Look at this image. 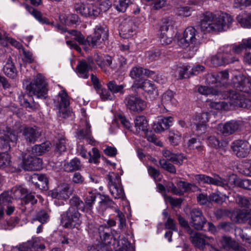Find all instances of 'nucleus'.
I'll list each match as a JSON object with an SVG mask.
<instances>
[{
  "mask_svg": "<svg viewBox=\"0 0 251 251\" xmlns=\"http://www.w3.org/2000/svg\"><path fill=\"white\" fill-rule=\"evenodd\" d=\"M232 22V17L226 13L214 14L206 12L202 15L198 26L203 31L222 32L227 30Z\"/></svg>",
  "mask_w": 251,
  "mask_h": 251,
  "instance_id": "f257e3e1",
  "label": "nucleus"
},
{
  "mask_svg": "<svg viewBox=\"0 0 251 251\" xmlns=\"http://www.w3.org/2000/svg\"><path fill=\"white\" fill-rule=\"evenodd\" d=\"M44 77L40 74H38L29 85L27 86L28 95L20 96V101L21 104L25 107H28L32 109H34L35 106L30 102L32 100V96H36L38 98L45 97L47 92Z\"/></svg>",
  "mask_w": 251,
  "mask_h": 251,
  "instance_id": "f03ea898",
  "label": "nucleus"
},
{
  "mask_svg": "<svg viewBox=\"0 0 251 251\" xmlns=\"http://www.w3.org/2000/svg\"><path fill=\"white\" fill-rule=\"evenodd\" d=\"M97 230L101 242L88 247L89 251H113L115 249L116 236L106 226H100Z\"/></svg>",
  "mask_w": 251,
  "mask_h": 251,
  "instance_id": "7ed1b4c3",
  "label": "nucleus"
},
{
  "mask_svg": "<svg viewBox=\"0 0 251 251\" xmlns=\"http://www.w3.org/2000/svg\"><path fill=\"white\" fill-rule=\"evenodd\" d=\"M107 179L109 189L112 196L115 199H124L125 194L119 175L110 173L107 176Z\"/></svg>",
  "mask_w": 251,
  "mask_h": 251,
  "instance_id": "20e7f679",
  "label": "nucleus"
},
{
  "mask_svg": "<svg viewBox=\"0 0 251 251\" xmlns=\"http://www.w3.org/2000/svg\"><path fill=\"white\" fill-rule=\"evenodd\" d=\"M18 140L17 133L10 128L2 126L0 127V142L2 144V149L7 151L11 148L10 142L12 146H14Z\"/></svg>",
  "mask_w": 251,
  "mask_h": 251,
  "instance_id": "39448f33",
  "label": "nucleus"
},
{
  "mask_svg": "<svg viewBox=\"0 0 251 251\" xmlns=\"http://www.w3.org/2000/svg\"><path fill=\"white\" fill-rule=\"evenodd\" d=\"M67 227L78 228L82 224L81 214L74 207L70 206L62 216Z\"/></svg>",
  "mask_w": 251,
  "mask_h": 251,
  "instance_id": "423d86ee",
  "label": "nucleus"
},
{
  "mask_svg": "<svg viewBox=\"0 0 251 251\" xmlns=\"http://www.w3.org/2000/svg\"><path fill=\"white\" fill-rule=\"evenodd\" d=\"M178 42L182 47H187L192 44L198 45L199 43V36L196 29L193 26L185 29L183 34L178 38Z\"/></svg>",
  "mask_w": 251,
  "mask_h": 251,
  "instance_id": "0eeeda50",
  "label": "nucleus"
},
{
  "mask_svg": "<svg viewBox=\"0 0 251 251\" xmlns=\"http://www.w3.org/2000/svg\"><path fill=\"white\" fill-rule=\"evenodd\" d=\"M226 95L227 97L225 99L228 100V102L231 106L243 108H248L251 106V101L250 100L235 91L227 92Z\"/></svg>",
  "mask_w": 251,
  "mask_h": 251,
  "instance_id": "6e6552de",
  "label": "nucleus"
},
{
  "mask_svg": "<svg viewBox=\"0 0 251 251\" xmlns=\"http://www.w3.org/2000/svg\"><path fill=\"white\" fill-rule=\"evenodd\" d=\"M56 107L58 109V115L62 118H66L69 112L67 108L70 104L68 96L64 90L61 91L54 100Z\"/></svg>",
  "mask_w": 251,
  "mask_h": 251,
  "instance_id": "1a4fd4ad",
  "label": "nucleus"
},
{
  "mask_svg": "<svg viewBox=\"0 0 251 251\" xmlns=\"http://www.w3.org/2000/svg\"><path fill=\"white\" fill-rule=\"evenodd\" d=\"M124 102L127 109L131 112H140L147 107L146 102L136 95L128 96L125 99Z\"/></svg>",
  "mask_w": 251,
  "mask_h": 251,
  "instance_id": "9d476101",
  "label": "nucleus"
},
{
  "mask_svg": "<svg viewBox=\"0 0 251 251\" xmlns=\"http://www.w3.org/2000/svg\"><path fill=\"white\" fill-rule=\"evenodd\" d=\"M132 87L142 89L148 93L151 100H154L158 95L157 90L154 84L148 79L135 80Z\"/></svg>",
  "mask_w": 251,
  "mask_h": 251,
  "instance_id": "9b49d317",
  "label": "nucleus"
},
{
  "mask_svg": "<svg viewBox=\"0 0 251 251\" xmlns=\"http://www.w3.org/2000/svg\"><path fill=\"white\" fill-rule=\"evenodd\" d=\"M188 233L190 235V239L193 245L200 250H203L206 245L209 246L213 240L212 238L208 237L199 232H194L192 229H189Z\"/></svg>",
  "mask_w": 251,
  "mask_h": 251,
  "instance_id": "f8f14e48",
  "label": "nucleus"
},
{
  "mask_svg": "<svg viewBox=\"0 0 251 251\" xmlns=\"http://www.w3.org/2000/svg\"><path fill=\"white\" fill-rule=\"evenodd\" d=\"M191 225L196 229L201 230L207 220L202 211L199 208H194L190 211Z\"/></svg>",
  "mask_w": 251,
  "mask_h": 251,
  "instance_id": "ddd939ff",
  "label": "nucleus"
},
{
  "mask_svg": "<svg viewBox=\"0 0 251 251\" xmlns=\"http://www.w3.org/2000/svg\"><path fill=\"white\" fill-rule=\"evenodd\" d=\"M75 9L76 12L84 17H96L99 15V10L98 6L92 3H78L75 4Z\"/></svg>",
  "mask_w": 251,
  "mask_h": 251,
  "instance_id": "4468645a",
  "label": "nucleus"
},
{
  "mask_svg": "<svg viewBox=\"0 0 251 251\" xmlns=\"http://www.w3.org/2000/svg\"><path fill=\"white\" fill-rule=\"evenodd\" d=\"M22 167L26 171L38 170L42 168V160L39 157L25 153L23 156Z\"/></svg>",
  "mask_w": 251,
  "mask_h": 251,
  "instance_id": "2eb2a0df",
  "label": "nucleus"
},
{
  "mask_svg": "<svg viewBox=\"0 0 251 251\" xmlns=\"http://www.w3.org/2000/svg\"><path fill=\"white\" fill-rule=\"evenodd\" d=\"M73 193V189L67 183H63L57 188L49 192V195L53 199L67 200Z\"/></svg>",
  "mask_w": 251,
  "mask_h": 251,
  "instance_id": "dca6fc26",
  "label": "nucleus"
},
{
  "mask_svg": "<svg viewBox=\"0 0 251 251\" xmlns=\"http://www.w3.org/2000/svg\"><path fill=\"white\" fill-rule=\"evenodd\" d=\"M232 148L237 156L245 158L250 154L251 145L247 141L236 140L233 142Z\"/></svg>",
  "mask_w": 251,
  "mask_h": 251,
  "instance_id": "f3484780",
  "label": "nucleus"
},
{
  "mask_svg": "<svg viewBox=\"0 0 251 251\" xmlns=\"http://www.w3.org/2000/svg\"><path fill=\"white\" fill-rule=\"evenodd\" d=\"M136 28V25L133 20H125L120 25V34L123 38H128L132 36Z\"/></svg>",
  "mask_w": 251,
  "mask_h": 251,
  "instance_id": "a211bd4d",
  "label": "nucleus"
},
{
  "mask_svg": "<svg viewBox=\"0 0 251 251\" xmlns=\"http://www.w3.org/2000/svg\"><path fill=\"white\" fill-rule=\"evenodd\" d=\"M208 121L207 114L203 113L196 115L193 119V124L191 126H193L195 129L199 131V133L201 134L205 131L206 129V123Z\"/></svg>",
  "mask_w": 251,
  "mask_h": 251,
  "instance_id": "6ab92c4d",
  "label": "nucleus"
},
{
  "mask_svg": "<svg viewBox=\"0 0 251 251\" xmlns=\"http://www.w3.org/2000/svg\"><path fill=\"white\" fill-rule=\"evenodd\" d=\"M23 135L26 142L34 143L41 136V132L36 126H23Z\"/></svg>",
  "mask_w": 251,
  "mask_h": 251,
  "instance_id": "aec40b11",
  "label": "nucleus"
},
{
  "mask_svg": "<svg viewBox=\"0 0 251 251\" xmlns=\"http://www.w3.org/2000/svg\"><path fill=\"white\" fill-rule=\"evenodd\" d=\"M227 53H222L219 52L217 54L213 55L210 58V62L211 64L215 67H218L226 64L234 63L238 61V58L233 57V58H227Z\"/></svg>",
  "mask_w": 251,
  "mask_h": 251,
  "instance_id": "412c9836",
  "label": "nucleus"
},
{
  "mask_svg": "<svg viewBox=\"0 0 251 251\" xmlns=\"http://www.w3.org/2000/svg\"><path fill=\"white\" fill-rule=\"evenodd\" d=\"M241 126V123L236 121H230L224 124H219L218 129L225 135H228L233 134L237 131Z\"/></svg>",
  "mask_w": 251,
  "mask_h": 251,
  "instance_id": "4be33fe9",
  "label": "nucleus"
},
{
  "mask_svg": "<svg viewBox=\"0 0 251 251\" xmlns=\"http://www.w3.org/2000/svg\"><path fill=\"white\" fill-rule=\"evenodd\" d=\"M93 63V61L91 58L79 61L76 68L78 75L83 78H87L88 73L92 68Z\"/></svg>",
  "mask_w": 251,
  "mask_h": 251,
  "instance_id": "5701e85b",
  "label": "nucleus"
},
{
  "mask_svg": "<svg viewBox=\"0 0 251 251\" xmlns=\"http://www.w3.org/2000/svg\"><path fill=\"white\" fill-rule=\"evenodd\" d=\"M45 249L44 244L32 240L20 245L15 249L14 251H42Z\"/></svg>",
  "mask_w": 251,
  "mask_h": 251,
  "instance_id": "b1692460",
  "label": "nucleus"
},
{
  "mask_svg": "<svg viewBox=\"0 0 251 251\" xmlns=\"http://www.w3.org/2000/svg\"><path fill=\"white\" fill-rule=\"evenodd\" d=\"M235 79L237 81L234 80V86L237 90L246 93L251 92V82L249 78L240 75L236 76Z\"/></svg>",
  "mask_w": 251,
  "mask_h": 251,
  "instance_id": "393cba45",
  "label": "nucleus"
},
{
  "mask_svg": "<svg viewBox=\"0 0 251 251\" xmlns=\"http://www.w3.org/2000/svg\"><path fill=\"white\" fill-rule=\"evenodd\" d=\"M149 124L146 118L144 116H138L134 119V129L133 130L135 134L141 132L146 133L148 132Z\"/></svg>",
  "mask_w": 251,
  "mask_h": 251,
  "instance_id": "a878e982",
  "label": "nucleus"
},
{
  "mask_svg": "<svg viewBox=\"0 0 251 251\" xmlns=\"http://www.w3.org/2000/svg\"><path fill=\"white\" fill-rule=\"evenodd\" d=\"M251 216V209H238L232 215L233 221L238 224L246 223Z\"/></svg>",
  "mask_w": 251,
  "mask_h": 251,
  "instance_id": "bb28decb",
  "label": "nucleus"
},
{
  "mask_svg": "<svg viewBox=\"0 0 251 251\" xmlns=\"http://www.w3.org/2000/svg\"><path fill=\"white\" fill-rule=\"evenodd\" d=\"M29 181L36 187L41 189H45L48 187V179L45 175L34 174L31 176Z\"/></svg>",
  "mask_w": 251,
  "mask_h": 251,
  "instance_id": "cd10ccee",
  "label": "nucleus"
},
{
  "mask_svg": "<svg viewBox=\"0 0 251 251\" xmlns=\"http://www.w3.org/2000/svg\"><path fill=\"white\" fill-rule=\"evenodd\" d=\"M162 154L167 160L178 165H182L183 160L185 158L183 154L181 153H175L167 149L163 150Z\"/></svg>",
  "mask_w": 251,
  "mask_h": 251,
  "instance_id": "c85d7f7f",
  "label": "nucleus"
},
{
  "mask_svg": "<svg viewBox=\"0 0 251 251\" xmlns=\"http://www.w3.org/2000/svg\"><path fill=\"white\" fill-rule=\"evenodd\" d=\"M2 71L3 73L9 78L13 79L17 76L18 72L11 56L7 58Z\"/></svg>",
  "mask_w": 251,
  "mask_h": 251,
  "instance_id": "c756f323",
  "label": "nucleus"
},
{
  "mask_svg": "<svg viewBox=\"0 0 251 251\" xmlns=\"http://www.w3.org/2000/svg\"><path fill=\"white\" fill-rule=\"evenodd\" d=\"M90 127V125L86 123L85 128L77 130L76 134L78 139H85L89 144L93 145L95 140L91 136Z\"/></svg>",
  "mask_w": 251,
  "mask_h": 251,
  "instance_id": "7c9ffc66",
  "label": "nucleus"
},
{
  "mask_svg": "<svg viewBox=\"0 0 251 251\" xmlns=\"http://www.w3.org/2000/svg\"><path fill=\"white\" fill-rule=\"evenodd\" d=\"M221 243L225 249H232L235 251H240V247L237 242L233 240L231 238L228 236H223Z\"/></svg>",
  "mask_w": 251,
  "mask_h": 251,
  "instance_id": "2f4dec72",
  "label": "nucleus"
},
{
  "mask_svg": "<svg viewBox=\"0 0 251 251\" xmlns=\"http://www.w3.org/2000/svg\"><path fill=\"white\" fill-rule=\"evenodd\" d=\"M176 102L174 98V94L172 91H167L162 95L161 103L165 108L171 105H176Z\"/></svg>",
  "mask_w": 251,
  "mask_h": 251,
  "instance_id": "473e14b6",
  "label": "nucleus"
},
{
  "mask_svg": "<svg viewBox=\"0 0 251 251\" xmlns=\"http://www.w3.org/2000/svg\"><path fill=\"white\" fill-rule=\"evenodd\" d=\"M50 149V143L46 142L41 144L36 145L32 147V152L36 155H41L49 151Z\"/></svg>",
  "mask_w": 251,
  "mask_h": 251,
  "instance_id": "72a5a7b5",
  "label": "nucleus"
},
{
  "mask_svg": "<svg viewBox=\"0 0 251 251\" xmlns=\"http://www.w3.org/2000/svg\"><path fill=\"white\" fill-rule=\"evenodd\" d=\"M109 30L107 26L105 25H98L96 26L94 29V32L97 36L101 38L103 41L108 39L109 35Z\"/></svg>",
  "mask_w": 251,
  "mask_h": 251,
  "instance_id": "f704fd0d",
  "label": "nucleus"
},
{
  "mask_svg": "<svg viewBox=\"0 0 251 251\" xmlns=\"http://www.w3.org/2000/svg\"><path fill=\"white\" fill-rule=\"evenodd\" d=\"M81 167L80 161L77 158L73 159L69 162L65 163L64 165V169L67 172L79 170L81 169Z\"/></svg>",
  "mask_w": 251,
  "mask_h": 251,
  "instance_id": "c9c22d12",
  "label": "nucleus"
},
{
  "mask_svg": "<svg viewBox=\"0 0 251 251\" xmlns=\"http://www.w3.org/2000/svg\"><path fill=\"white\" fill-rule=\"evenodd\" d=\"M23 5L25 9L40 23L47 24L49 23L47 18L43 17L40 12L26 4H24Z\"/></svg>",
  "mask_w": 251,
  "mask_h": 251,
  "instance_id": "e433bc0d",
  "label": "nucleus"
},
{
  "mask_svg": "<svg viewBox=\"0 0 251 251\" xmlns=\"http://www.w3.org/2000/svg\"><path fill=\"white\" fill-rule=\"evenodd\" d=\"M26 193L27 190L21 186L14 187L10 192L12 198L16 199L24 200Z\"/></svg>",
  "mask_w": 251,
  "mask_h": 251,
  "instance_id": "4c0bfd02",
  "label": "nucleus"
},
{
  "mask_svg": "<svg viewBox=\"0 0 251 251\" xmlns=\"http://www.w3.org/2000/svg\"><path fill=\"white\" fill-rule=\"evenodd\" d=\"M237 204L242 208L251 209V199L237 195L235 198Z\"/></svg>",
  "mask_w": 251,
  "mask_h": 251,
  "instance_id": "58836bf2",
  "label": "nucleus"
},
{
  "mask_svg": "<svg viewBox=\"0 0 251 251\" xmlns=\"http://www.w3.org/2000/svg\"><path fill=\"white\" fill-rule=\"evenodd\" d=\"M176 25V22L171 18H164L162 20L160 30L161 33L168 31L169 29H173Z\"/></svg>",
  "mask_w": 251,
  "mask_h": 251,
  "instance_id": "ea45409f",
  "label": "nucleus"
},
{
  "mask_svg": "<svg viewBox=\"0 0 251 251\" xmlns=\"http://www.w3.org/2000/svg\"><path fill=\"white\" fill-rule=\"evenodd\" d=\"M67 140L64 135L59 136L56 143L55 152L59 154L65 152L67 150Z\"/></svg>",
  "mask_w": 251,
  "mask_h": 251,
  "instance_id": "a19ab883",
  "label": "nucleus"
},
{
  "mask_svg": "<svg viewBox=\"0 0 251 251\" xmlns=\"http://www.w3.org/2000/svg\"><path fill=\"white\" fill-rule=\"evenodd\" d=\"M50 216L48 213L44 210H41L36 213V216L32 219V223L39 221L42 224L47 223L49 221Z\"/></svg>",
  "mask_w": 251,
  "mask_h": 251,
  "instance_id": "79ce46f5",
  "label": "nucleus"
},
{
  "mask_svg": "<svg viewBox=\"0 0 251 251\" xmlns=\"http://www.w3.org/2000/svg\"><path fill=\"white\" fill-rule=\"evenodd\" d=\"M70 203L72 207H76V209L82 211H85V205L83 201L77 196L73 197L70 200Z\"/></svg>",
  "mask_w": 251,
  "mask_h": 251,
  "instance_id": "37998d69",
  "label": "nucleus"
},
{
  "mask_svg": "<svg viewBox=\"0 0 251 251\" xmlns=\"http://www.w3.org/2000/svg\"><path fill=\"white\" fill-rule=\"evenodd\" d=\"M118 243L120 248L116 251H134L132 245L125 238L121 239Z\"/></svg>",
  "mask_w": 251,
  "mask_h": 251,
  "instance_id": "c03bdc74",
  "label": "nucleus"
},
{
  "mask_svg": "<svg viewBox=\"0 0 251 251\" xmlns=\"http://www.w3.org/2000/svg\"><path fill=\"white\" fill-rule=\"evenodd\" d=\"M68 32L72 36V39L77 41L80 44L86 45V41L85 37L82 33L77 30H72L68 31Z\"/></svg>",
  "mask_w": 251,
  "mask_h": 251,
  "instance_id": "a18cd8bd",
  "label": "nucleus"
},
{
  "mask_svg": "<svg viewBox=\"0 0 251 251\" xmlns=\"http://www.w3.org/2000/svg\"><path fill=\"white\" fill-rule=\"evenodd\" d=\"M86 45L88 44L90 47L96 48L100 43H101L100 39L97 36L94 32L93 35L87 36L86 39Z\"/></svg>",
  "mask_w": 251,
  "mask_h": 251,
  "instance_id": "49530a36",
  "label": "nucleus"
},
{
  "mask_svg": "<svg viewBox=\"0 0 251 251\" xmlns=\"http://www.w3.org/2000/svg\"><path fill=\"white\" fill-rule=\"evenodd\" d=\"M12 197L8 192H5L0 195V206L5 208V206L12 202Z\"/></svg>",
  "mask_w": 251,
  "mask_h": 251,
  "instance_id": "de8ad7c7",
  "label": "nucleus"
},
{
  "mask_svg": "<svg viewBox=\"0 0 251 251\" xmlns=\"http://www.w3.org/2000/svg\"><path fill=\"white\" fill-rule=\"evenodd\" d=\"M211 184L225 187L228 185L227 181L219 175L214 174L212 177Z\"/></svg>",
  "mask_w": 251,
  "mask_h": 251,
  "instance_id": "09e8293b",
  "label": "nucleus"
},
{
  "mask_svg": "<svg viewBox=\"0 0 251 251\" xmlns=\"http://www.w3.org/2000/svg\"><path fill=\"white\" fill-rule=\"evenodd\" d=\"M188 146L191 150H197L201 152L202 150L201 142L196 138H192L188 142Z\"/></svg>",
  "mask_w": 251,
  "mask_h": 251,
  "instance_id": "8fccbe9b",
  "label": "nucleus"
},
{
  "mask_svg": "<svg viewBox=\"0 0 251 251\" xmlns=\"http://www.w3.org/2000/svg\"><path fill=\"white\" fill-rule=\"evenodd\" d=\"M159 162L160 166L163 169L172 174H175L176 173L175 167L166 160L162 159L159 160Z\"/></svg>",
  "mask_w": 251,
  "mask_h": 251,
  "instance_id": "3c124183",
  "label": "nucleus"
},
{
  "mask_svg": "<svg viewBox=\"0 0 251 251\" xmlns=\"http://www.w3.org/2000/svg\"><path fill=\"white\" fill-rule=\"evenodd\" d=\"M226 195L216 193L211 194L209 197L210 202L214 201L218 204H222L226 201Z\"/></svg>",
  "mask_w": 251,
  "mask_h": 251,
  "instance_id": "603ef678",
  "label": "nucleus"
},
{
  "mask_svg": "<svg viewBox=\"0 0 251 251\" xmlns=\"http://www.w3.org/2000/svg\"><path fill=\"white\" fill-rule=\"evenodd\" d=\"M96 196L95 194L90 193L85 200V211H90L92 210L93 204L96 200Z\"/></svg>",
  "mask_w": 251,
  "mask_h": 251,
  "instance_id": "864d4df0",
  "label": "nucleus"
},
{
  "mask_svg": "<svg viewBox=\"0 0 251 251\" xmlns=\"http://www.w3.org/2000/svg\"><path fill=\"white\" fill-rule=\"evenodd\" d=\"M89 155V162H93L95 164H97L98 159L100 158V155L99 151L96 148L92 149V153L89 152L88 153Z\"/></svg>",
  "mask_w": 251,
  "mask_h": 251,
  "instance_id": "5fc2aeb1",
  "label": "nucleus"
},
{
  "mask_svg": "<svg viewBox=\"0 0 251 251\" xmlns=\"http://www.w3.org/2000/svg\"><path fill=\"white\" fill-rule=\"evenodd\" d=\"M107 85L109 90L112 93H123L124 86L122 85H117L114 81H109Z\"/></svg>",
  "mask_w": 251,
  "mask_h": 251,
  "instance_id": "6e6d98bb",
  "label": "nucleus"
},
{
  "mask_svg": "<svg viewBox=\"0 0 251 251\" xmlns=\"http://www.w3.org/2000/svg\"><path fill=\"white\" fill-rule=\"evenodd\" d=\"M198 92L204 95H218L219 91L213 89L212 87L208 86H200L199 87Z\"/></svg>",
  "mask_w": 251,
  "mask_h": 251,
  "instance_id": "4d7b16f0",
  "label": "nucleus"
},
{
  "mask_svg": "<svg viewBox=\"0 0 251 251\" xmlns=\"http://www.w3.org/2000/svg\"><path fill=\"white\" fill-rule=\"evenodd\" d=\"M10 156L7 153H0V168L7 167L10 165Z\"/></svg>",
  "mask_w": 251,
  "mask_h": 251,
  "instance_id": "13d9d810",
  "label": "nucleus"
},
{
  "mask_svg": "<svg viewBox=\"0 0 251 251\" xmlns=\"http://www.w3.org/2000/svg\"><path fill=\"white\" fill-rule=\"evenodd\" d=\"M191 69L190 66L186 65H182L178 67L177 68V72L178 73V77L180 78H186L189 76L188 72L189 70Z\"/></svg>",
  "mask_w": 251,
  "mask_h": 251,
  "instance_id": "bf43d9fd",
  "label": "nucleus"
},
{
  "mask_svg": "<svg viewBox=\"0 0 251 251\" xmlns=\"http://www.w3.org/2000/svg\"><path fill=\"white\" fill-rule=\"evenodd\" d=\"M160 55V51L159 50H150L146 52V58L150 61H153L159 58Z\"/></svg>",
  "mask_w": 251,
  "mask_h": 251,
  "instance_id": "052dcab7",
  "label": "nucleus"
},
{
  "mask_svg": "<svg viewBox=\"0 0 251 251\" xmlns=\"http://www.w3.org/2000/svg\"><path fill=\"white\" fill-rule=\"evenodd\" d=\"M195 178L199 183L211 184L212 177L203 174H199L196 175Z\"/></svg>",
  "mask_w": 251,
  "mask_h": 251,
  "instance_id": "680f3d73",
  "label": "nucleus"
},
{
  "mask_svg": "<svg viewBox=\"0 0 251 251\" xmlns=\"http://www.w3.org/2000/svg\"><path fill=\"white\" fill-rule=\"evenodd\" d=\"M112 60L111 57L107 56L101 61V65L98 66L105 73L108 72L107 67H110Z\"/></svg>",
  "mask_w": 251,
  "mask_h": 251,
  "instance_id": "e2e57ef3",
  "label": "nucleus"
},
{
  "mask_svg": "<svg viewBox=\"0 0 251 251\" xmlns=\"http://www.w3.org/2000/svg\"><path fill=\"white\" fill-rule=\"evenodd\" d=\"M181 139V134L178 133L171 132L169 134V139L170 143L174 146L179 144Z\"/></svg>",
  "mask_w": 251,
  "mask_h": 251,
  "instance_id": "0e129e2a",
  "label": "nucleus"
},
{
  "mask_svg": "<svg viewBox=\"0 0 251 251\" xmlns=\"http://www.w3.org/2000/svg\"><path fill=\"white\" fill-rule=\"evenodd\" d=\"M130 3L131 0H119V3L116 5V8L118 11L124 12Z\"/></svg>",
  "mask_w": 251,
  "mask_h": 251,
  "instance_id": "69168bd1",
  "label": "nucleus"
},
{
  "mask_svg": "<svg viewBox=\"0 0 251 251\" xmlns=\"http://www.w3.org/2000/svg\"><path fill=\"white\" fill-rule=\"evenodd\" d=\"M143 74V69L139 67H133L130 72V76L133 79L140 78Z\"/></svg>",
  "mask_w": 251,
  "mask_h": 251,
  "instance_id": "338daca9",
  "label": "nucleus"
},
{
  "mask_svg": "<svg viewBox=\"0 0 251 251\" xmlns=\"http://www.w3.org/2000/svg\"><path fill=\"white\" fill-rule=\"evenodd\" d=\"M238 20L242 26L248 28L251 27V14L248 15L243 18L239 17Z\"/></svg>",
  "mask_w": 251,
  "mask_h": 251,
  "instance_id": "774afa93",
  "label": "nucleus"
}]
</instances>
